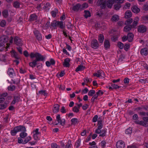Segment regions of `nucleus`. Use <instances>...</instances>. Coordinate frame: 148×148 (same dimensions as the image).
<instances>
[{
  "label": "nucleus",
  "mask_w": 148,
  "mask_h": 148,
  "mask_svg": "<svg viewBox=\"0 0 148 148\" xmlns=\"http://www.w3.org/2000/svg\"><path fill=\"white\" fill-rule=\"evenodd\" d=\"M23 131H26L25 127L23 126L19 125L15 127L11 130L10 133L12 135L14 136L17 132Z\"/></svg>",
  "instance_id": "nucleus-1"
},
{
  "label": "nucleus",
  "mask_w": 148,
  "mask_h": 148,
  "mask_svg": "<svg viewBox=\"0 0 148 148\" xmlns=\"http://www.w3.org/2000/svg\"><path fill=\"white\" fill-rule=\"evenodd\" d=\"M115 1H118L114 5V10H118L121 7V3L123 2V0H115Z\"/></svg>",
  "instance_id": "nucleus-2"
},
{
  "label": "nucleus",
  "mask_w": 148,
  "mask_h": 148,
  "mask_svg": "<svg viewBox=\"0 0 148 148\" xmlns=\"http://www.w3.org/2000/svg\"><path fill=\"white\" fill-rule=\"evenodd\" d=\"M34 35L35 36L36 39L38 41H41L42 40V34L38 30L36 29L33 32Z\"/></svg>",
  "instance_id": "nucleus-3"
},
{
  "label": "nucleus",
  "mask_w": 148,
  "mask_h": 148,
  "mask_svg": "<svg viewBox=\"0 0 148 148\" xmlns=\"http://www.w3.org/2000/svg\"><path fill=\"white\" fill-rule=\"evenodd\" d=\"M147 30V27L143 25H140L138 27V31L141 33H143L146 32Z\"/></svg>",
  "instance_id": "nucleus-4"
},
{
  "label": "nucleus",
  "mask_w": 148,
  "mask_h": 148,
  "mask_svg": "<svg viewBox=\"0 0 148 148\" xmlns=\"http://www.w3.org/2000/svg\"><path fill=\"white\" fill-rule=\"evenodd\" d=\"M23 54L24 56H41L40 53L36 51H34L31 52L30 54H29L27 51L25 50L24 51Z\"/></svg>",
  "instance_id": "nucleus-5"
},
{
  "label": "nucleus",
  "mask_w": 148,
  "mask_h": 148,
  "mask_svg": "<svg viewBox=\"0 0 148 148\" xmlns=\"http://www.w3.org/2000/svg\"><path fill=\"white\" fill-rule=\"evenodd\" d=\"M91 45L92 47L94 49H97L99 47V44L97 40L95 39H94L91 41Z\"/></svg>",
  "instance_id": "nucleus-6"
},
{
  "label": "nucleus",
  "mask_w": 148,
  "mask_h": 148,
  "mask_svg": "<svg viewBox=\"0 0 148 148\" xmlns=\"http://www.w3.org/2000/svg\"><path fill=\"white\" fill-rule=\"evenodd\" d=\"M98 3L101 9H105L106 7V0H99Z\"/></svg>",
  "instance_id": "nucleus-7"
},
{
  "label": "nucleus",
  "mask_w": 148,
  "mask_h": 148,
  "mask_svg": "<svg viewBox=\"0 0 148 148\" xmlns=\"http://www.w3.org/2000/svg\"><path fill=\"white\" fill-rule=\"evenodd\" d=\"M14 42L17 45L21 46L22 45V43L21 39L18 37L16 36L14 38Z\"/></svg>",
  "instance_id": "nucleus-8"
},
{
  "label": "nucleus",
  "mask_w": 148,
  "mask_h": 148,
  "mask_svg": "<svg viewBox=\"0 0 148 148\" xmlns=\"http://www.w3.org/2000/svg\"><path fill=\"white\" fill-rule=\"evenodd\" d=\"M117 148H124L125 146L124 143L122 140H119L116 143Z\"/></svg>",
  "instance_id": "nucleus-9"
},
{
  "label": "nucleus",
  "mask_w": 148,
  "mask_h": 148,
  "mask_svg": "<svg viewBox=\"0 0 148 148\" xmlns=\"http://www.w3.org/2000/svg\"><path fill=\"white\" fill-rule=\"evenodd\" d=\"M104 46L105 50H108L110 49V43L109 40L105 39L104 42Z\"/></svg>",
  "instance_id": "nucleus-10"
},
{
  "label": "nucleus",
  "mask_w": 148,
  "mask_h": 148,
  "mask_svg": "<svg viewBox=\"0 0 148 148\" xmlns=\"http://www.w3.org/2000/svg\"><path fill=\"white\" fill-rule=\"evenodd\" d=\"M70 60L69 58H67L65 59L64 60V62L63 64V65L64 67H69L70 64H69Z\"/></svg>",
  "instance_id": "nucleus-11"
},
{
  "label": "nucleus",
  "mask_w": 148,
  "mask_h": 148,
  "mask_svg": "<svg viewBox=\"0 0 148 148\" xmlns=\"http://www.w3.org/2000/svg\"><path fill=\"white\" fill-rule=\"evenodd\" d=\"M30 57L31 59H33L35 57L36 58L35 60L36 62L40 61H42L45 58L43 56H30Z\"/></svg>",
  "instance_id": "nucleus-12"
},
{
  "label": "nucleus",
  "mask_w": 148,
  "mask_h": 148,
  "mask_svg": "<svg viewBox=\"0 0 148 148\" xmlns=\"http://www.w3.org/2000/svg\"><path fill=\"white\" fill-rule=\"evenodd\" d=\"M8 40V37L6 36H3L0 38V42L5 44L6 43Z\"/></svg>",
  "instance_id": "nucleus-13"
},
{
  "label": "nucleus",
  "mask_w": 148,
  "mask_h": 148,
  "mask_svg": "<svg viewBox=\"0 0 148 148\" xmlns=\"http://www.w3.org/2000/svg\"><path fill=\"white\" fill-rule=\"evenodd\" d=\"M60 106L58 104H55L53 106V111L54 113H56L59 110Z\"/></svg>",
  "instance_id": "nucleus-14"
},
{
  "label": "nucleus",
  "mask_w": 148,
  "mask_h": 148,
  "mask_svg": "<svg viewBox=\"0 0 148 148\" xmlns=\"http://www.w3.org/2000/svg\"><path fill=\"white\" fill-rule=\"evenodd\" d=\"M38 16L35 14H33L30 15L29 16V21L30 22L33 21L35 20H36L37 19Z\"/></svg>",
  "instance_id": "nucleus-15"
},
{
  "label": "nucleus",
  "mask_w": 148,
  "mask_h": 148,
  "mask_svg": "<svg viewBox=\"0 0 148 148\" xmlns=\"http://www.w3.org/2000/svg\"><path fill=\"white\" fill-rule=\"evenodd\" d=\"M140 53L141 55L147 56L148 54V49L146 48L142 49Z\"/></svg>",
  "instance_id": "nucleus-16"
},
{
  "label": "nucleus",
  "mask_w": 148,
  "mask_h": 148,
  "mask_svg": "<svg viewBox=\"0 0 148 148\" xmlns=\"http://www.w3.org/2000/svg\"><path fill=\"white\" fill-rule=\"evenodd\" d=\"M104 39L103 35L102 34H99L98 36V40L99 43H102Z\"/></svg>",
  "instance_id": "nucleus-17"
},
{
  "label": "nucleus",
  "mask_w": 148,
  "mask_h": 148,
  "mask_svg": "<svg viewBox=\"0 0 148 148\" xmlns=\"http://www.w3.org/2000/svg\"><path fill=\"white\" fill-rule=\"evenodd\" d=\"M139 19V18L138 17H136L135 18L132 25H131L132 27L133 28L135 27L137 25L138 23Z\"/></svg>",
  "instance_id": "nucleus-18"
},
{
  "label": "nucleus",
  "mask_w": 148,
  "mask_h": 148,
  "mask_svg": "<svg viewBox=\"0 0 148 148\" xmlns=\"http://www.w3.org/2000/svg\"><path fill=\"white\" fill-rule=\"evenodd\" d=\"M132 13L130 10L127 11L125 13V17L126 18H128L132 16Z\"/></svg>",
  "instance_id": "nucleus-19"
},
{
  "label": "nucleus",
  "mask_w": 148,
  "mask_h": 148,
  "mask_svg": "<svg viewBox=\"0 0 148 148\" xmlns=\"http://www.w3.org/2000/svg\"><path fill=\"white\" fill-rule=\"evenodd\" d=\"M81 5L79 3H77L73 7V10L74 11H78L79 9L81 10Z\"/></svg>",
  "instance_id": "nucleus-20"
},
{
  "label": "nucleus",
  "mask_w": 148,
  "mask_h": 148,
  "mask_svg": "<svg viewBox=\"0 0 148 148\" xmlns=\"http://www.w3.org/2000/svg\"><path fill=\"white\" fill-rule=\"evenodd\" d=\"M57 21L56 20L53 21L50 25V28H54V29H55L56 27L57 26Z\"/></svg>",
  "instance_id": "nucleus-21"
},
{
  "label": "nucleus",
  "mask_w": 148,
  "mask_h": 148,
  "mask_svg": "<svg viewBox=\"0 0 148 148\" xmlns=\"http://www.w3.org/2000/svg\"><path fill=\"white\" fill-rule=\"evenodd\" d=\"M113 4V1L112 0H108L106 1V6L109 8H111Z\"/></svg>",
  "instance_id": "nucleus-22"
},
{
  "label": "nucleus",
  "mask_w": 148,
  "mask_h": 148,
  "mask_svg": "<svg viewBox=\"0 0 148 148\" xmlns=\"http://www.w3.org/2000/svg\"><path fill=\"white\" fill-rule=\"evenodd\" d=\"M14 72L13 69L11 68H9L7 72L8 74L11 77H13Z\"/></svg>",
  "instance_id": "nucleus-23"
},
{
  "label": "nucleus",
  "mask_w": 148,
  "mask_h": 148,
  "mask_svg": "<svg viewBox=\"0 0 148 148\" xmlns=\"http://www.w3.org/2000/svg\"><path fill=\"white\" fill-rule=\"evenodd\" d=\"M127 37L128 41L130 42H132V41L134 37V35L132 33H129L127 35Z\"/></svg>",
  "instance_id": "nucleus-24"
},
{
  "label": "nucleus",
  "mask_w": 148,
  "mask_h": 148,
  "mask_svg": "<svg viewBox=\"0 0 148 148\" xmlns=\"http://www.w3.org/2000/svg\"><path fill=\"white\" fill-rule=\"evenodd\" d=\"M132 11L136 13H138L140 11V9L137 6H134L132 8Z\"/></svg>",
  "instance_id": "nucleus-25"
},
{
  "label": "nucleus",
  "mask_w": 148,
  "mask_h": 148,
  "mask_svg": "<svg viewBox=\"0 0 148 148\" xmlns=\"http://www.w3.org/2000/svg\"><path fill=\"white\" fill-rule=\"evenodd\" d=\"M119 16L116 14L114 15L111 18V20L112 21L116 22L119 21Z\"/></svg>",
  "instance_id": "nucleus-26"
},
{
  "label": "nucleus",
  "mask_w": 148,
  "mask_h": 148,
  "mask_svg": "<svg viewBox=\"0 0 148 148\" xmlns=\"http://www.w3.org/2000/svg\"><path fill=\"white\" fill-rule=\"evenodd\" d=\"M133 28L131 25H128L125 26L124 28V31L125 32L129 31L132 29Z\"/></svg>",
  "instance_id": "nucleus-27"
},
{
  "label": "nucleus",
  "mask_w": 148,
  "mask_h": 148,
  "mask_svg": "<svg viewBox=\"0 0 148 148\" xmlns=\"http://www.w3.org/2000/svg\"><path fill=\"white\" fill-rule=\"evenodd\" d=\"M20 5V3L17 1L14 2L13 4V6L16 8H19Z\"/></svg>",
  "instance_id": "nucleus-28"
},
{
  "label": "nucleus",
  "mask_w": 148,
  "mask_h": 148,
  "mask_svg": "<svg viewBox=\"0 0 148 148\" xmlns=\"http://www.w3.org/2000/svg\"><path fill=\"white\" fill-rule=\"evenodd\" d=\"M57 26L59 27L60 29H63L64 27L63 25V22L62 21H57Z\"/></svg>",
  "instance_id": "nucleus-29"
},
{
  "label": "nucleus",
  "mask_w": 148,
  "mask_h": 148,
  "mask_svg": "<svg viewBox=\"0 0 148 148\" xmlns=\"http://www.w3.org/2000/svg\"><path fill=\"white\" fill-rule=\"evenodd\" d=\"M85 68V67L83 65H79L76 69L75 71L76 72L83 71Z\"/></svg>",
  "instance_id": "nucleus-30"
},
{
  "label": "nucleus",
  "mask_w": 148,
  "mask_h": 148,
  "mask_svg": "<svg viewBox=\"0 0 148 148\" xmlns=\"http://www.w3.org/2000/svg\"><path fill=\"white\" fill-rule=\"evenodd\" d=\"M99 92H101V95L103 94L104 93L101 90H99L98 91L96 92V94H95L92 97H93V98L95 99H97L98 95H99Z\"/></svg>",
  "instance_id": "nucleus-31"
},
{
  "label": "nucleus",
  "mask_w": 148,
  "mask_h": 148,
  "mask_svg": "<svg viewBox=\"0 0 148 148\" xmlns=\"http://www.w3.org/2000/svg\"><path fill=\"white\" fill-rule=\"evenodd\" d=\"M102 122V121L100 119L98 121V126L97 128L98 130H100L102 128L103 124Z\"/></svg>",
  "instance_id": "nucleus-32"
},
{
  "label": "nucleus",
  "mask_w": 148,
  "mask_h": 148,
  "mask_svg": "<svg viewBox=\"0 0 148 148\" xmlns=\"http://www.w3.org/2000/svg\"><path fill=\"white\" fill-rule=\"evenodd\" d=\"M3 16L5 18H7L8 16V13L7 10H4L2 12Z\"/></svg>",
  "instance_id": "nucleus-33"
},
{
  "label": "nucleus",
  "mask_w": 148,
  "mask_h": 148,
  "mask_svg": "<svg viewBox=\"0 0 148 148\" xmlns=\"http://www.w3.org/2000/svg\"><path fill=\"white\" fill-rule=\"evenodd\" d=\"M84 12L85 13L84 16L85 18H87L88 17L90 16V13L89 11L85 10Z\"/></svg>",
  "instance_id": "nucleus-34"
},
{
  "label": "nucleus",
  "mask_w": 148,
  "mask_h": 148,
  "mask_svg": "<svg viewBox=\"0 0 148 148\" xmlns=\"http://www.w3.org/2000/svg\"><path fill=\"white\" fill-rule=\"evenodd\" d=\"M6 46H2L0 47V51H3L5 48L7 49L10 46V44L8 43H6Z\"/></svg>",
  "instance_id": "nucleus-35"
},
{
  "label": "nucleus",
  "mask_w": 148,
  "mask_h": 148,
  "mask_svg": "<svg viewBox=\"0 0 148 148\" xmlns=\"http://www.w3.org/2000/svg\"><path fill=\"white\" fill-rule=\"evenodd\" d=\"M37 63L35 60H34L33 62H30L29 63V66L32 68H34L35 66L37 64Z\"/></svg>",
  "instance_id": "nucleus-36"
},
{
  "label": "nucleus",
  "mask_w": 148,
  "mask_h": 148,
  "mask_svg": "<svg viewBox=\"0 0 148 148\" xmlns=\"http://www.w3.org/2000/svg\"><path fill=\"white\" fill-rule=\"evenodd\" d=\"M25 132L23 131L20 133V136L21 138H24L27 136V134Z\"/></svg>",
  "instance_id": "nucleus-37"
},
{
  "label": "nucleus",
  "mask_w": 148,
  "mask_h": 148,
  "mask_svg": "<svg viewBox=\"0 0 148 148\" xmlns=\"http://www.w3.org/2000/svg\"><path fill=\"white\" fill-rule=\"evenodd\" d=\"M58 11L57 10H56L55 11L53 10L51 12L52 16L53 17H55L56 16V14L58 13Z\"/></svg>",
  "instance_id": "nucleus-38"
},
{
  "label": "nucleus",
  "mask_w": 148,
  "mask_h": 148,
  "mask_svg": "<svg viewBox=\"0 0 148 148\" xmlns=\"http://www.w3.org/2000/svg\"><path fill=\"white\" fill-rule=\"evenodd\" d=\"M71 121V125H75L78 122V119L77 118H73Z\"/></svg>",
  "instance_id": "nucleus-39"
},
{
  "label": "nucleus",
  "mask_w": 148,
  "mask_h": 148,
  "mask_svg": "<svg viewBox=\"0 0 148 148\" xmlns=\"http://www.w3.org/2000/svg\"><path fill=\"white\" fill-rule=\"evenodd\" d=\"M88 7V4L84 3L82 5H81V10L84 9L85 8H87Z\"/></svg>",
  "instance_id": "nucleus-40"
},
{
  "label": "nucleus",
  "mask_w": 148,
  "mask_h": 148,
  "mask_svg": "<svg viewBox=\"0 0 148 148\" xmlns=\"http://www.w3.org/2000/svg\"><path fill=\"white\" fill-rule=\"evenodd\" d=\"M6 22L5 20H2L0 23V26L2 27H4L6 25Z\"/></svg>",
  "instance_id": "nucleus-41"
},
{
  "label": "nucleus",
  "mask_w": 148,
  "mask_h": 148,
  "mask_svg": "<svg viewBox=\"0 0 148 148\" xmlns=\"http://www.w3.org/2000/svg\"><path fill=\"white\" fill-rule=\"evenodd\" d=\"M8 90L13 91L15 89V86L14 85H10L9 86L8 88Z\"/></svg>",
  "instance_id": "nucleus-42"
},
{
  "label": "nucleus",
  "mask_w": 148,
  "mask_h": 148,
  "mask_svg": "<svg viewBox=\"0 0 148 148\" xmlns=\"http://www.w3.org/2000/svg\"><path fill=\"white\" fill-rule=\"evenodd\" d=\"M139 125L145 127H147L148 126V124L146 122L142 121H140Z\"/></svg>",
  "instance_id": "nucleus-43"
},
{
  "label": "nucleus",
  "mask_w": 148,
  "mask_h": 148,
  "mask_svg": "<svg viewBox=\"0 0 148 148\" xmlns=\"http://www.w3.org/2000/svg\"><path fill=\"white\" fill-rule=\"evenodd\" d=\"M132 128L130 127L126 130L125 132L127 134H131L132 133Z\"/></svg>",
  "instance_id": "nucleus-44"
},
{
  "label": "nucleus",
  "mask_w": 148,
  "mask_h": 148,
  "mask_svg": "<svg viewBox=\"0 0 148 148\" xmlns=\"http://www.w3.org/2000/svg\"><path fill=\"white\" fill-rule=\"evenodd\" d=\"M117 44L118 47L120 49H122L124 47V45L121 42H118Z\"/></svg>",
  "instance_id": "nucleus-45"
},
{
  "label": "nucleus",
  "mask_w": 148,
  "mask_h": 148,
  "mask_svg": "<svg viewBox=\"0 0 148 148\" xmlns=\"http://www.w3.org/2000/svg\"><path fill=\"white\" fill-rule=\"evenodd\" d=\"M95 93V90H91L89 91L88 92V95L89 96H92Z\"/></svg>",
  "instance_id": "nucleus-46"
},
{
  "label": "nucleus",
  "mask_w": 148,
  "mask_h": 148,
  "mask_svg": "<svg viewBox=\"0 0 148 148\" xmlns=\"http://www.w3.org/2000/svg\"><path fill=\"white\" fill-rule=\"evenodd\" d=\"M132 22V19L131 18H130L127 20L126 21L125 24H127L128 25H130V24H131Z\"/></svg>",
  "instance_id": "nucleus-47"
},
{
  "label": "nucleus",
  "mask_w": 148,
  "mask_h": 148,
  "mask_svg": "<svg viewBox=\"0 0 148 148\" xmlns=\"http://www.w3.org/2000/svg\"><path fill=\"white\" fill-rule=\"evenodd\" d=\"M111 86L112 87V88H113V89H117L121 87L119 86H118V85L116 84H111Z\"/></svg>",
  "instance_id": "nucleus-48"
},
{
  "label": "nucleus",
  "mask_w": 148,
  "mask_h": 148,
  "mask_svg": "<svg viewBox=\"0 0 148 148\" xmlns=\"http://www.w3.org/2000/svg\"><path fill=\"white\" fill-rule=\"evenodd\" d=\"M31 139V138L30 136H28L23 141V144H25L28 142Z\"/></svg>",
  "instance_id": "nucleus-49"
},
{
  "label": "nucleus",
  "mask_w": 148,
  "mask_h": 148,
  "mask_svg": "<svg viewBox=\"0 0 148 148\" xmlns=\"http://www.w3.org/2000/svg\"><path fill=\"white\" fill-rule=\"evenodd\" d=\"M39 93L42 95H43L45 96H47L48 93L46 92L45 90H41L39 91Z\"/></svg>",
  "instance_id": "nucleus-50"
},
{
  "label": "nucleus",
  "mask_w": 148,
  "mask_h": 148,
  "mask_svg": "<svg viewBox=\"0 0 148 148\" xmlns=\"http://www.w3.org/2000/svg\"><path fill=\"white\" fill-rule=\"evenodd\" d=\"M130 47V44H126L124 46V50L126 51H127Z\"/></svg>",
  "instance_id": "nucleus-51"
},
{
  "label": "nucleus",
  "mask_w": 148,
  "mask_h": 148,
  "mask_svg": "<svg viewBox=\"0 0 148 148\" xmlns=\"http://www.w3.org/2000/svg\"><path fill=\"white\" fill-rule=\"evenodd\" d=\"M101 133L102 134H100L99 136L103 137L106 136V131L105 130H101Z\"/></svg>",
  "instance_id": "nucleus-52"
},
{
  "label": "nucleus",
  "mask_w": 148,
  "mask_h": 148,
  "mask_svg": "<svg viewBox=\"0 0 148 148\" xmlns=\"http://www.w3.org/2000/svg\"><path fill=\"white\" fill-rule=\"evenodd\" d=\"M16 102H18L20 100V97L19 95L17 96H14V98L13 99Z\"/></svg>",
  "instance_id": "nucleus-53"
},
{
  "label": "nucleus",
  "mask_w": 148,
  "mask_h": 148,
  "mask_svg": "<svg viewBox=\"0 0 148 148\" xmlns=\"http://www.w3.org/2000/svg\"><path fill=\"white\" fill-rule=\"evenodd\" d=\"M7 106V104H0V110L6 108Z\"/></svg>",
  "instance_id": "nucleus-54"
},
{
  "label": "nucleus",
  "mask_w": 148,
  "mask_h": 148,
  "mask_svg": "<svg viewBox=\"0 0 148 148\" xmlns=\"http://www.w3.org/2000/svg\"><path fill=\"white\" fill-rule=\"evenodd\" d=\"M73 112L76 113L79 112V109L76 106H75L73 108Z\"/></svg>",
  "instance_id": "nucleus-55"
},
{
  "label": "nucleus",
  "mask_w": 148,
  "mask_h": 148,
  "mask_svg": "<svg viewBox=\"0 0 148 148\" xmlns=\"http://www.w3.org/2000/svg\"><path fill=\"white\" fill-rule=\"evenodd\" d=\"M56 119L58 121V123H60L61 122V121L62 120H61L60 118V114H59L57 115V116H56Z\"/></svg>",
  "instance_id": "nucleus-56"
},
{
  "label": "nucleus",
  "mask_w": 148,
  "mask_h": 148,
  "mask_svg": "<svg viewBox=\"0 0 148 148\" xmlns=\"http://www.w3.org/2000/svg\"><path fill=\"white\" fill-rule=\"evenodd\" d=\"M51 147L52 148H59V146L56 143H52L51 144Z\"/></svg>",
  "instance_id": "nucleus-57"
},
{
  "label": "nucleus",
  "mask_w": 148,
  "mask_h": 148,
  "mask_svg": "<svg viewBox=\"0 0 148 148\" xmlns=\"http://www.w3.org/2000/svg\"><path fill=\"white\" fill-rule=\"evenodd\" d=\"M97 15L99 17H101L103 15V12L101 11H98L97 12Z\"/></svg>",
  "instance_id": "nucleus-58"
},
{
  "label": "nucleus",
  "mask_w": 148,
  "mask_h": 148,
  "mask_svg": "<svg viewBox=\"0 0 148 148\" xmlns=\"http://www.w3.org/2000/svg\"><path fill=\"white\" fill-rule=\"evenodd\" d=\"M98 118V116L97 115H95L93 118L92 119V122H95L97 121V119Z\"/></svg>",
  "instance_id": "nucleus-59"
},
{
  "label": "nucleus",
  "mask_w": 148,
  "mask_h": 148,
  "mask_svg": "<svg viewBox=\"0 0 148 148\" xmlns=\"http://www.w3.org/2000/svg\"><path fill=\"white\" fill-rule=\"evenodd\" d=\"M16 48L18 51L19 52L20 54L21 55H22V48L20 47H16Z\"/></svg>",
  "instance_id": "nucleus-60"
},
{
  "label": "nucleus",
  "mask_w": 148,
  "mask_h": 148,
  "mask_svg": "<svg viewBox=\"0 0 148 148\" xmlns=\"http://www.w3.org/2000/svg\"><path fill=\"white\" fill-rule=\"evenodd\" d=\"M18 143L19 144H23V140L22 139V138H21V137L18 138Z\"/></svg>",
  "instance_id": "nucleus-61"
},
{
  "label": "nucleus",
  "mask_w": 148,
  "mask_h": 148,
  "mask_svg": "<svg viewBox=\"0 0 148 148\" xmlns=\"http://www.w3.org/2000/svg\"><path fill=\"white\" fill-rule=\"evenodd\" d=\"M61 112L62 113H65L66 112V109L64 106H62V108L60 109Z\"/></svg>",
  "instance_id": "nucleus-62"
},
{
  "label": "nucleus",
  "mask_w": 148,
  "mask_h": 148,
  "mask_svg": "<svg viewBox=\"0 0 148 148\" xmlns=\"http://www.w3.org/2000/svg\"><path fill=\"white\" fill-rule=\"evenodd\" d=\"M143 10L144 11H147L148 10V4L145 5L143 6Z\"/></svg>",
  "instance_id": "nucleus-63"
},
{
  "label": "nucleus",
  "mask_w": 148,
  "mask_h": 148,
  "mask_svg": "<svg viewBox=\"0 0 148 148\" xmlns=\"http://www.w3.org/2000/svg\"><path fill=\"white\" fill-rule=\"evenodd\" d=\"M142 18L144 20H148V15L143 16Z\"/></svg>",
  "instance_id": "nucleus-64"
}]
</instances>
